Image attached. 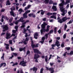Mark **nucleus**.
Instances as JSON below:
<instances>
[{"label":"nucleus","mask_w":73,"mask_h":73,"mask_svg":"<svg viewBox=\"0 0 73 73\" xmlns=\"http://www.w3.org/2000/svg\"><path fill=\"white\" fill-rule=\"evenodd\" d=\"M60 1L62 2V3L59 4V6L60 7V9L61 10V11H65V9L64 8V5H66V4L64 3V0H60Z\"/></svg>","instance_id":"obj_1"},{"label":"nucleus","mask_w":73,"mask_h":73,"mask_svg":"<svg viewBox=\"0 0 73 73\" xmlns=\"http://www.w3.org/2000/svg\"><path fill=\"white\" fill-rule=\"evenodd\" d=\"M45 25H47V24L45 23H44L43 24H42L41 25L42 29L40 30L41 34H42L43 32H45Z\"/></svg>","instance_id":"obj_2"},{"label":"nucleus","mask_w":73,"mask_h":73,"mask_svg":"<svg viewBox=\"0 0 73 73\" xmlns=\"http://www.w3.org/2000/svg\"><path fill=\"white\" fill-rule=\"evenodd\" d=\"M59 44V41L58 40H56V41L55 42V44H52L51 46H52V49H54V47H55L56 46H57V47H59V46H60V44Z\"/></svg>","instance_id":"obj_3"},{"label":"nucleus","mask_w":73,"mask_h":73,"mask_svg":"<svg viewBox=\"0 0 73 73\" xmlns=\"http://www.w3.org/2000/svg\"><path fill=\"white\" fill-rule=\"evenodd\" d=\"M3 30L2 31L3 32H6L7 31H8L9 29V27H8L7 25H5L3 26Z\"/></svg>","instance_id":"obj_4"},{"label":"nucleus","mask_w":73,"mask_h":73,"mask_svg":"<svg viewBox=\"0 0 73 73\" xmlns=\"http://www.w3.org/2000/svg\"><path fill=\"white\" fill-rule=\"evenodd\" d=\"M28 17V16H27V14L25 13H24L23 14V17H21L20 19L22 21H23V23L25 21V20H23L24 19H26Z\"/></svg>","instance_id":"obj_5"},{"label":"nucleus","mask_w":73,"mask_h":73,"mask_svg":"<svg viewBox=\"0 0 73 73\" xmlns=\"http://www.w3.org/2000/svg\"><path fill=\"white\" fill-rule=\"evenodd\" d=\"M31 46L33 49V48H37L39 46V44H34V42L32 41H31Z\"/></svg>","instance_id":"obj_6"},{"label":"nucleus","mask_w":73,"mask_h":73,"mask_svg":"<svg viewBox=\"0 0 73 73\" xmlns=\"http://www.w3.org/2000/svg\"><path fill=\"white\" fill-rule=\"evenodd\" d=\"M33 50L34 53H37V54H41V52L38 50L36 48H34Z\"/></svg>","instance_id":"obj_7"},{"label":"nucleus","mask_w":73,"mask_h":73,"mask_svg":"<svg viewBox=\"0 0 73 73\" xmlns=\"http://www.w3.org/2000/svg\"><path fill=\"white\" fill-rule=\"evenodd\" d=\"M26 64H27V62H25L24 60H22L20 62L19 64V65H21L23 66H27Z\"/></svg>","instance_id":"obj_8"},{"label":"nucleus","mask_w":73,"mask_h":73,"mask_svg":"<svg viewBox=\"0 0 73 73\" xmlns=\"http://www.w3.org/2000/svg\"><path fill=\"white\" fill-rule=\"evenodd\" d=\"M70 17L67 18L66 17H64L62 18V20L64 23V22H65L67 20H70Z\"/></svg>","instance_id":"obj_9"},{"label":"nucleus","mask_w":73,"mask_h":73,"mask_svg":"<svg viewBox=\"0 0 73 73\" xmlns=\"http://www.w3.org/2000/svg\"><path fill=\"white\" fill-rule=\"evenodd\" d=\"M40 57V55L38 54H34V59H36V58H38Z\"/></svg>","instance_id":"obj_10"},{"label":"nucleus","mask_w":73,"mask_h":73,"mask_svg":"<svg viewBox=\"0 0 73 73\" xmlns=\"http://www.w3.org/2000/svg\"><path fill=\"white\" fill-rule=\"evenodd\" d=\"M61 12L62 13V16H64L65 14L67 13V10H65L63 11H61Z\"/></svg>","instance_id":"obj_11"},{"label":"nucleus","mask_w":73,"mask_h":73,"mask_svg":"<svg viewBox=\"0 0 73 73\" xmlns=\"http://www.w3.org/2000/svg\"><path fill=\"white\" fill-rule=\"evenodd\" d=\"M19 22H21V23H24L23 21H22L20 19L19 20H18L16 21L15 23V24L16 25H18Z\"/></svg>","instance_id":"obj_12"},{"label":"nucleus","mask_w":73,"mask_h":73,"mask_svg":"<svg viewBox=\"0 0 73 73\" xmlns=\"http://www.w3.org/2000/svg\"><path fill=\"white\" fill-rule=\"evenodd\" d=\"M6 39H9V37L10 36H11V34L8 33H6Z\"/></svg>","instance_id":"obj_13"},{"label":"nucleus","mask_w":73,"mask_h":73,"mask_svg":"<svg viewBox=\"0 0 73 73\" xmlns=\"http://www.w3.org/2000/svg\"><path fill=\"white\" fill-rule=\"evenodd\" d=\"M56 7V6H52V9L54 11H57V9Z\"/></svg>","instance_id":"obj_14"},{"label":"nucleus","mask_w":73,"mask_h":73,"mask_svg":"<svg viewBox=\"0 0 73 73\" xmlns=\"http://www.w3.org/2000/svg\"><path fill=\"white\" fill-rule=\"evenodd\" d=\"M11 4L9 0H8L7 1L6 3V5H10Z\"/></svg>","instance_id":"obj_15"},{"label":"nucleus","mask_w":73,"mask_h":73,"mask_svg":"<svg viewBox=\"0 0 73 73\" xmlns=\"http://www.w3.org/2000/svg\"><path fill=\"white\" fill-rule=\"evenodd\" d=\"M3 65V67H5V66H6V63H2L1 64H0V68H1L2 66H3V65Z\"/></svg>","instance_id":"obj_16"},{"label":"nucleus","mask_w":73,"mask_h":73,"mask_svg":"<svg viewBox=\"0 0 73 73\" xmlns=\"http://www.w3.org/2000/svg\"><path fill=\"white\" fill-rule=\"evenodd\" d=\"M49 71H51V73H54V70L53 68H49Z\"/></svg>","instance_id":"obj_17"},{"label":"nucleus","mask_w":73,"mask_h":73,"mask_svg":"<svg viewBox=\"0 0 73 73\" xmlns=\"http://www.w3.org/2000/svg\"><path fill=\"white\" fill-rule=\"evenodd\" d=\"M37 68H36L35 67H33V71H35V73H36L37 71Z\"/></svg>","instance_id":"obj_18"},{"label":"nucleus","mask_w":73,"mask_h":73,"mask_svg":"<svg viewBox=\"0 0 73 73\" xmlns=\"http://www.w3.org/2000/svg\"><path fill=\"white\" fill-rule=\"evenodd\" d=\"M23 23L22 24V26H21V28H24L25 26V25L26 24V23H25V22H23Z\"/></svg>","instance_id":"obj_19"},{"label":"nucleus","mask_w":73,"mask_h":73,"mask_svg":"<svg viewBox=\"0 0 73 73\" xmlns=\"http://www.w3.org/2000/svg\"><path fill=\"white\" fill-rule=\"evenodd\" d=\"M58 23H60V24H61L63 22V21H62V19H60L58 20Z\"/></svg>","instance_id":"obj_20"},{"label":"nucleus","mask_w":73,"mask_h":73,"mask_svg":"<svg viewBox=\"0 0 73 73\" xmlns=\"http://www.w3.org/2000/svg\"><path fill=\"white\" fill-rule=\"evenodd\" d=\"M49 1V0H45L44 1V3H45V4H48Z\"/></svg>","instance_id":"obj_21"},{"label":"nucleus","mask_w":73,"mask_h":73,"mask_svg":"<svg viewBox=\"0 0 73 73\" xmlns=\"http://www.w3.org/2000/svg\"><path fill=\"white\" fill-rule=\"evenodd\" d=\"M10 15H11V16H13L14 17L15 16V13H14V12L10 13Z\"/></svg>","instance_id":"obj_22"},{"label":"nucleus","mask_w":73,"mask_h":73,"mask_svg":"<svg viewBox=\"0 0 73 73\" xmlns=\"http://www.w3.org/2000/svg\"><path fill=\"white\" fill-rule=\"evenodd\" d=\"M31 53V52L28 50L26 52V56H27L28 54L29 55V56L30 55V54Z\"/></svg>","instance_id":"obj_23"},{"label":"nucleus","mask_w":73,"mask_h":73,"mask_svg":"<svg viewBox=\"0 0 73 73\" xmlns=\"http://www.w3.org/2000/svg\"><path fill=\"white\" fill-rule=\"evenodd\" d=\"M67 0V1H66V3L65 2V1H64V3L65 4H67V3H70V0Z\"/></svg>","instance_id":"obj_24"},{"label":"nucleus","mask_w":73,"mask_h":73,"mask_svg":"<svg viewBox=\"0 0 73 73\" xmlns=\"http://www.w3.org/2000/svg\"><path fill=\"white\" fill-rule=\"evenodd\" d=\"M4 53H3V54L1 58V59H3V60H4Z\"/></svg>","instance_id":"obj_25"},{"label":"nucleus","mask_w":73,"mask_h":73,"mask_svg":"<svg viewBox=\"0 0 73 73\" xmlns=\"http://www.w3.org/2000/svg\"><path fill=\"white\" fill-rule=\"evenodd\" d=\"M45 62H48V56H45Z\"/></svg>","instance_id":"obj_26"},{"label":"nucleus","mask_w":73,"mask_h":73,"mask_svg":"<svg viewBox=\"0 0 73 73\" xmlns=\"http://www.w3.org/2000/svg\"><path fill=\"white\" fill-rule=\"evenodd\" d=\"M43 71H44V68H42L40 69V73H43Z\"/></svg>","instance_id":"obj_27"},{"label":"nucleus","mask_w":73,"mask_h":73,"mask_svg":"<svg viewBox=\"0 0 73 73\" xmlns=\"http://www.w3.org/2000/svg\"><path fill=\"white\" fill-rule=\"evenodd\" d=\"M64 44H65V43L63 42L61 44V47L62 48H64Z\"/></svg>","instance_id":"obj_28"},{"label":"nucleus","mask_w":73,"mask_h":73,"mask_svg":"<svg viewBox=\"0 0 73 73\" xmlns=\"http://www.w3.org/2000/svg\"><path fill=\"white\" fill-rule=\"evenodd\" d=\"M54 33L55 34H56L57 33V27H55L54 28Z\"/></svg>","instance_id":"obj_29"},{"label":"nucleus","mask_w":73,"mask_h":73,"mask_svg":"<svg viewBox=\"0 0 73 73\" xmlns=\"http://www.w3.org/2000/svg\"><path fill=\"white\" fill-rule=\"evenodd\" d=\"M51 19L54 18V19H56V17H55L54 15H52L50 17Z\"/></svg>","instance_id":"obj_30"},{"label":"nucleus","mask_w":73,"mask_h":73,"mask_svg":"<svg viewBox=\"0 0 73 73\" xmlns=\"http://www.w3.org/2000/svg\"><path fill=\"white\" fill-rule=\"evenodd\" d=\"M18 28H19V26H15V29L16 31H17V30H18Z\"/></svg>","instance_id":"obj_31"},{"label":"nucleus","mask_w":73,"mask_h":73,"mask_svg":"<svg viewBox=\"0 0 73 73\" xmlns=\"http://www.w3.org/2000/svg\"><path fill=\"white\" fill-rule=\"evenodd\" d=\"M19 11L20 12L19 13H20V14H21L23 12V9H19Z\"/></svg>","instance_id":"obj_32"},{"label":"nucleus","mask_w":73,"mask_h":73,"mask_svg":"<svg viewBox=\"0 0 73 73\" xmlns=\"http://www.w3.org/2000/svg\"><path fill=\"white\" fill-rule=\"evenodd\" d=\"M46 15H48V16H50V15H52V13H48Z\"/></svg>","instance_id":"obj_33"},{"label":"nucleus","mask_w":73,"mask_h":73,"mask_svg":"<svg viewBox=\"0 0 73 73\" xmlns=\"http://www.w3.org/2000/svg\"><path fill=\"white\" fill-rule=\"evenodd\" d=\"M65 49H66L67 50H69L70 49V47H66L65 48Z\"/></svg>","instance_id":"obj_34"},{"label":"nucleus","mask_w":73,"mask_h":73,"mask_svg":"<svg viewBox=\"0 0 73 73\" xmlns=\"http://www.w3.org/2000/svg\"><path fill=\"white\" fill-rule=\"evenodd\" d=\"M29 38L27 37L25 39V41H29Z\"/></svg>","instance_id":"obj_35"},{"label":"nucleus","mask_w":73,"mask_h":73,"mask_svg":"<svg viewBox=\"0 0 73 73\" xmlns=\"http://www.w3.org/2000/svg\"><path fill=\"white\" fill-rule=\"evenodd\" d=\"M53 33V30H50L49 32V33H50V34H51V33Z\"/></svg>","instance_id":"obj_36"},{"label":"nucleus","mask_w":73,"mask_h":73,"mask_svg":"<svg viewBox=\"0 0 73 73\" xmlns=\"http://www.w3.org/2000/svg\"><path fill=\"white\" fill-rule=\"evenodd\" d=\"M17 31H16V30H13L12 31L13 33H16Z\"/></svg>","instance_id":"obj_37"},{"label":"nucleus","mask_w":73,"mask_h":73,"mask_svg":"<svg viewBox=\"0 0 73 73\" xmlns=\"http://www.w3.org/2000/svg\"><path fill=\"white\" fill-rule=\"evenodd\" d=\"M32 16L33 17L35 18V17H36V14H34L33 13H32Z\"/></svg>","instance_id":"obj_38"},{"label":"nucleus","mask_w":73,"mask_h":73,"mask_svg":"<svg viewBox=\"0 0 73 73\" xmlns=\"http://www.w3.org/2000/svg\"><path fill=\"white\" fill-rule=\"evenodd\" d=\"M70 55H72L73 54V51H71L69 53Z\"/></svg>","instance_id":"obj_39"},{"label":"nucleus","mask_w":73,"mask_h":73,"mask_svg":"<svg viewBox=\"0 0 73 73\" xmlns=\"http://www.w3.org/2000/svg\"><path fill=\"white\" fill-rule=\"evenodd\" d=\"M45 11H42L41 12V14L42 15H43L44 14V12H45Z\"/></svg>","instance_id":"obj_40"},{"label":"nucleus","mask_w":73,"mask_h":73,"mask_svg":"<svg viewBox=\"0 0 73 73\" xmlns=\"http://www.w3.org/2000/svg\"><path fill=\"white\" fill-rule=\"evenodd\" d=\"M67 25H64V30H66V29L67 28Z\"/></svg>","instance_id":"obj_41"},{"label":"nucleus","mask_w":73,"mask_h":73,"mask_svg":"<svg viewBox=\"0 0 73 73\" xmlns=\"http://www.w3.org/2000/svg\"><path fill=\"white\" fill-rule=\"evenodd\" d=\"M45 38L44 37H43L42 38V41H45Z\"/></svg>","instance_id":"obj_42"},{"label":"nucleus","mask_w":73,"mask_h":73,"mask_svg":"<svg viewBox=\"0 0 73 73\" xmlns=\"http://www.w3.org/2000/svg\"><path fill=\"white\" fill-rule=\"evenodd\" d=\"M38 36V34L37 33H35L34 36H36V37H37V36Z\"/></svg>","instance_id":"obj_43"},{"label":"nucleus","mask_w":73,"mask_h":73,"mask_svg":"<svg viewBox=\"0 0 73 73\" xmlns=\"http://www.w3.org/2000/svg\"><path fill=\"white\" fill-rule=\"evenodd\" d=\"M53 3V1L52 0L50 1L49 2V4H52Z\"/></svg>","instance_id":"obj_44"},{"label":"nucleus","mask_w":73,"mask_h":73,"mask_svg":"<svg viewBox=\"0 0 73 73\" xmlns=\"http://www.w3.org/2000/svg\"><path fill=\"white\" fill-rule=\"evenodd\" d=\"M13 54L15 56H17V54L15 53H13Z\"/></svg>","instance_id":"obj_45"},{"label":"nucleus","mask_w":73,"mask_h":73,"mask_svg":"<svg viewBox=\"0 0 73 73\" xmlns=\"http://www.w3.org/2000/svg\"><path fill=\"white\" fill-rule=\"evenodd\" d=\"M49 31V29H45V32H48V31Z\"/></svg>","instance_id":"obj_46"},{"label":"nucleus","mask_w":73,"mask_h":73,"mask_svg":"<svg viewBox=\"0 0 73 73\" xmlns=\"http://www.w3.org/2000/svg\"><path fill=\"white\" fill-rule=\"evenodd\" d=\"M23 48H19V51H20V52H21V51H23Z\"/></svg>","instance_id":"obj_47"},{"label":"nucleus","mask_w":73,"mask_h":73,"mask_svg":"<svg viewBox=\"0 0 73 73\" xmlns=\"http://www.w3.org/2000/svg\"><path fill=\"white\" fill-rule=\"evenodd\" d=\"M31 12V11L30 10H28L27 11H26V12H25V13H26L27 14L28 13H29V12Z\"/></svg>","instance_id":"obj_48"},{"label":"nucleus","mask_w":73,"mask_h":73,"mask_svg":"<svg viewBox=\"0 0 73 73\" xmlns=\"http://www.w3.org/2000/svg\"><path fill=\"white\" fill-rule=\"evenodd\" d=\"M26 2H25L23 4V7H25V6L26 5Z\"/></svg>","instance_id":"obj_49"},{"label":"nucleus","mask_w":73,"mask_h":73,"mask_svg":"<svg viewBox=\"0 0 73 73\" xmlns=\"http://www.w3.org/2000/svg\"><path fill=\"white\" fill-rule=\"evenodd\" d=\"M9 43L10 44H12V40H9Z\"/></svg>","instance_id":"obj_50"},{"label":"nucleus","mask_w":73,"mask_h":73,"mask_svg":"<svg viewBox=\"0 0 73 73\" xmlns=\"http://www.w3.org/2000/svg\"><path fill=\"white\" fill-rule=\"evenodd\" d=\"M66 34H64L63 35V38H66Z\"/></svg>","instance_id":"obj_51"},{"label":"nucleus","mask_w":73,"mask_h":73,"mask_svg":"<svg viewBox=\"0 0 73 73\" xmlns=\"http://www.w3.org/2000/svg\"><path fill=\"white\" fill-rule=\"evenodd\" d=\"M9 23H12V19H10L9 20Z\"/></svg>","instance_id":"obj_52"},{"label":"nucleus","mask_w":73,"mask_h":73,"mask_svg":"<svg viewBox=\"0 0 73 73\" xmlns=\"http://www.w3.org/2000/svg\"><path fill=\"white\" fill-rule=\"evenodd\" d=\"M5 35V33L3 32L1 33V36H3V35Z\"/></svg>","instance_id":"obj_53"},{"label":"nucleus","mask_w":73,"mask_h":73,"mask_svg":"<svg viewBox=\"0 0 73 73\" xmlns=\"http://www.w3.org/2000/svg\"><path fill=\"white\" fill-rule=\"evenodd\" d=\"M50 66H53V65H54V63L52 62V63H50Z\"/></svg>","instance_id":"obj_54"},{"label":"nucleus","mask_w":73,"mask_h":73,"mask_svg":"<svg viewBox=\"0 0 73 73\" xmlns=\"http://www.w3.org/2000/svg\"><path fill=\"white\" fill-rule=\"evenodd\" d=\"M72 23V21L70 20L69 21L68 23H67V24H71Z\"/></svg>","instance_id":"obj_55"},{"label":"nucleus","mask_w":73,"mask_h":73,"mask_svg":"<svg viewBox=\"0 0 73 73\" xmlns=\"http://www.w3.org/2000/svg\"><path fill=\"white\" fill-rule=\"evenodd\" d=\"M29 17H32V13H30L29 14Z\"/></svg>","instance_id":"obj_56"},{"label":"nucleus","mask_w":73,"mask_h":73,"mask_svg":"<svg viewBox=\"0 0 73 73\" xmlns=\"http://www.w3.org/2000/svg\"><path fill=\"white\" fill-rule=\"evenodd\" d=\"M11 51H14L15 49L13 48H12V47H11Z\"/></svg>","instance_id":"obj_57"},{"label":"nucleus","mask_w":73,"mask_h":73,"mask_svg":"<svg viewBox=\"0 0 73 73\" xmlns=\"http://www.w3.org/2000/svg\"><path fill=\"white\" fill-rule=\"evenodd\" d=\"M35 62H38V59L37 58H36L35 59Z\"/></svg>","instance_id":"obj_58"},{"label":"nucleus","mask_w":73,"mask_h":73,"mask_svg":"<svg viewBox=\"0 0 73 73\" xmlns=\"http://www.w3.org/2000/svg\"><path fill=\"white\" fill-rule=\"evenodd\" d=\"M26 48V47H24V48H23V51L24 52H26V50H25V49Z\"/></svg>","instance_id":"obj_59"},{"label":"nucleus","mask_w":73,"mask_h":73,"mask_svg":"<svg viewBox=\"0 0 73 73\" xmlns=\"http://www.w3.org/2000/svg\"><path fill=\"white\" fill-rule=\"evenodd\" d=\"M11 8L13 10V11H15V7L13 6L12 7V8Z\"/></svg>","instance_id":"obj_60"},{"label":"nucleus","mask_w":73,"mask_h":73,"mask_svg":"<svg viewBox=\"0 0 73 73\" xmlns=\"http://www.w3.org/2000/svg\"><path fill=\"white\" fill-rule=\"evenodd\" d=\"M24 22L26 24H27V23H29V20H26V21L25 22L24 21Z\"/></svg>","instance_id":"obj_61"},{"label":"nucleus","mask_w":73,"mask_h":73,"mask_svg":"<svg viewBox=\"0 0 73 73\" xmlns=\"http://www.w3.org/2000/svg\"><path fill=\"white\" fill-rule=\"evenodd\" d=\"M44 40H42V41H40V42H41V44H44Z\"/></svg>","instance_id":"obj_62"},{"label":"nucleus","mask_w":73,"mask_h":73,"mask_svg":"<svg viewBox=\"0 0 73 73\" xmlns=\"http://www.w3.org/2000/svg\"><path fill=\"white\" fill-rule=\"evenodd\" d=\"M58 32L59 34H60V33H61V31L60 30H58Z\"/></svg>","instance_id":"obj_63"},{"label":"nucleus","mask_w":73,"mask_h":73,"mask_svg":"<svg viewBox=\"0 0 73 73\" xmlns=\"http://www.w3.org/2000/svg\"><path fill=\"white\" fill-rule=\"evenodd\" d=\"M71 40H72V42L71 43L72 44H73V37L71 38Z\"/></svg>","instance_id":"obj_64"}]
</instances>
